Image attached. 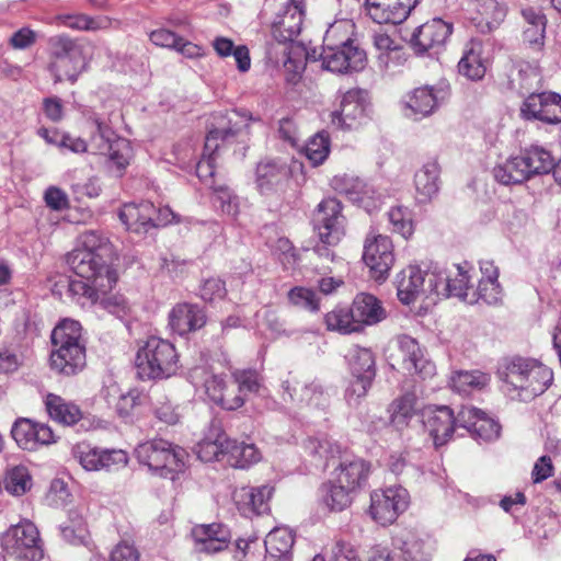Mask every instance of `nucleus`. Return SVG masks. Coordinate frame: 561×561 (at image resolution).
Segmentation results:
<instances>
[{
    "instance_id": "f257e3e1",
    "label": "nucleus",
    "mask_w": 561,
    "mask_h": 561,
    "mask_svg": "<svg viewBox=\"0 0 561 561\" xmlns=\"http://www.w3.org/2000/svg\"><path fill=\"white\" fill-rule=\"evenodd\" d=\"M260 117L247 108H233L215 116L216 126L206 135L204 153L196 164V174L202 181L213 179L216 170V160L222 153L234 147L240 137L249 135L251 122H259Z\"/></svg>"
},
{
    "instance_id": "f03ea898",
    "label": "nucleus",
    "mask_w": 561,
    "mask_h": 561,
    "mask_svg": "<svg viewBox=\"0 0 561 561\" xmlns=\"http://www.w3.org/2000/svg\"><path fill=\"white\" fill-rule=\"evenodd\" d=\"M112 252L110 241L94 231L82 236V244L66 256L70 268L79 277L95 282L102 289H113L118 275L108 262Z\"/></svg>"
},
{
    "instance_id": "7ed1b4c3",
    "label": "nucleus",
    "mask_w": 561,
    "mask_h": 561,
    "mask_svg": "<svg viewBox=\"0 0 561 561\" xmlns=\"http://www.w3.org/2000/svg\"><path fill=\"white\" fill-rule=\"evenodd\" d=\"M497 374L507 390L525 402L546 392L553 382V371L549 366L539 359L519 355L503 358Z\"/></svg>"
},
{
    "instance_id": "20e7f679",
    "label": "nucleus",
    "mask_w": 561,
    "mask_h": 561,
    "mask_svg": "<svg viewBox=\"0 0 561 561\" xmlns=\"http://www.w3.org/2000/svg\"><path fill=\"white\" fill-rule=\"evenodd\" d=\"M310 222L318 238L314 253L333 262L336 256L333 249L345 236L346 218L342 203L335 197L323 198L313 209Z\"/></svg>"
},
{
    "instance_id": "39448f33",
    "label": "nucleus",
    "mask_w": 561,
    "mask_h": 561,
    "mask_svg": "<svg viewBox=\"0 0 561 561\" xmlns=\"http://www.w3.org/2000/svg\"><path fill=\"white\" fill-rule=\"evenodd\" d=\"M47 44V69L55 82L75 83L89 64L82 39L61 33L50 36Z\"/></svg>"
},
{
    "instance_id": "423d86ee",
    "label": "nucleus",
    "mask_w": 561,
    "mask_h": 561,
    "mask_svg": "<svg viewBox=\"0 0 561 561\" xmlns=\"http://www.w3.org/2000/svg\"><path fill=\"white\" fill-rule=\"evenodd\" d=\"M136 367L142 380L167 379L181 368L180 355L168 340L150 336L137 351Z\"/></svg>"
},
{
    "instance_id": "0eeeda50",
    "label": "nucleus",
    "mask_w": 561,
    "mask_h": 561,
    "mask_svg": "<svg viewBox=\"0 0 561 561\" xmlns=\"http://www.w3.org/2000/svg\"><path fill=\"white\" fill-rule=\"evenodd\" d=\"M137 460L163 478L174 479L182 471L185 462V450L162 439H151L139 444L135 449Z\"/></svg>"
},
{
    "instance_id": "6e6552de",
    "label": "nucleus",
    "mask_w": 561,
    "mask_h": 561,
    "mask_svg": "<svg viewBox=\"0 0 561 561\" xmlns=\"http://www.w3.org/2000/svg\"><path fill=\"white\" fill-rule=\"evenodd\" d=\"M119 219L128 230L147 233L153 228L179 222V216L168 206L157 208L149 201L128 203L119 211Z\"/></svg>"
},
{
    "instance_id": "1a4fd4ad",
    "label": "nucleus",
    "mask_w": 561,
    "mask_h": 561,
    "mask_svg": "<svg viewBox=\"0 0 561 561\" xmlns=\"http://www.w3.org/2000/svg\"><path fill=\"white\" fill-rule=\"evenodd\" d=\"M2 546L21 560L41 561L44 557L38 529L28 520L11 526L3 535Z\"/></svg>"
},
{
    "instance_id": "9d476101",
    "label": "nucleus",
    "mask_w": 561,
    "mask_h": 561,
    "mask_svg": "<svg viewBox=\"0 0 561 561\" xmlns=\"http://www.w3.org/2000/svg\"><path fill=\"white\" fill-rule=\"evenodd\" d=\"M408 492L401 486L375 490L370 494L369 514L382 526L393 524L408 507Z\"/></svg>"
},
{
    "instance_id": "9b49d317",
    "label": "nucleus",
    "mask_w": 561,
    "mask_h": 561,
    "mask_svg": "<svg viewBox=\"0 0 561 561\" xmlns=\"http://www.w3.org/2000/svg\"><path fill=\"white\" fill-rule=\"evenodd\" d=\"M363 261L376 282H385L394 263L393 243L390 237L369 234L364 243Z\"/></svg>"
},
{
    "instance_id": "f8f14e48",
    "label": "nucleus",
    "mask_w": 561,
    "mask_h": 561,
    "mask_svg": "<svg viewBox=\"0 0 561 561\" xmlns=\"http://www.w3.org/2000/svg\"><path fill=\"white\" fill-rule=\"evenodd\" d=\"M523 19L522 44L536 61L545 55L547 16L540 10L527 7L520 10Z\"/></svg>"
},
{
    "instance_id": "ddd939ff",
    "label": "nucleus",
    "mask_w": 561,
    "mask_h": 561,
    "mask_svg": "<svg viewBox=\"0 0 561 561\" xmlns=\"http://www.w3.org/2000/svg\"><path fill=\"white\" fill-rule=\"evenodd\" d=\"M350 368L353 380L347 389L350 397L356 399L367 394L376 376L375 357L370 350L356 347L352 351Z\"/></svg>"
},
{
    "instance_id": "4468645a",
    "label": "nucleus",
    "mask_w": 561,
    "mask_h": 561,
    "mask_svg": "<svg viewBox=\"0 0 561 561\" xmlns=\"http://www.w3.org/2000/svg\"><path fill=\"white\" fill-rule=\"evenodd\" d=\"M525 119H538L547 124L561 123V95L556 92L529 94L520 107Z\"/></svg>"
},
{
    "instance_id": "2eb2a0df",
    "label": "nucleus",
    "mask_w": 561,
    "mask_h": 561,
    "mask_svg": "<svg viewBox=\"0 0 561 561\" xmlns=\"http://www.w3.org/2000/svg\"><path fill=\"white\" fill-rule=\"evenodd\" d=\"M458 426L466 428L474 439L492 442L500 437L501 425L484 411L462 407L458 412Z\"/></svg>"
},
{
    "instance_id": "dca6fc26",
    "label": "nucleus",
    "mask_w": 561,
    "mask_h": 561,
    "mask_svg": "<svg viewBox=\"0 0 561 561\" xmlns=\"http://www.w3.org/2000/svg\"><path fill=\"white\" fill-rule=\"evenodd\" d=\"M11 435L19 447L31 451L56 442V436L49 425L30 419L16 420Z\"/></svg>"
},
{
    "instance_id": "f3484780",
    "label": "nucleus",
    "mask_w": 561,
    "mask_h": 561,
    "mask_svg": "<svg viewBox=\"0 0 561 561\" xmlns=\"http://www.w3.org/2000/svg\"><path fill=\"white\" fill-rule=\"evenodd\" d=\"M320 57L322 68L336 73L358 71L366 64V53L359 47L323 46Z\"/></svg>"
},
{
    "instance_id": "a211bd4d",
    "label": "nucleus",
    "mask_w": 561,
    "mask_h": 561,
    "mask_svg": "<svg viewBox=\"0 0 561 561\" xmlns=\"http://www.w3.org/2000/svg\"><path fill=\"white\" fill-rule=\"evenodd\" d=\"M420 0H366L369 18L378 24H400L408 19Z\"/></svg>"
},
{
    "instance_id": "6ab92c4d",
    "label": "nucleus",
    "mask_w": 561,
    "mask_h": 561,
    "mask_svg": "<svg viewBox=\"0 0 561 561\" xmlns=\"http://www.w3.org/2000/svg\"><path fill=\"white\" fill-rule=\"evenodd\" d=\"M274 489L270 485L241 486L233 492V501L241 515L251 517L270 512Z\"/></svg>"
},
{
    "instance_id": "aec40b11",
    "label": "nucleus",
    "mask_w": 561,
    "mask_h": 561,
    "mask_svg": "<svg viewBox=\"0 0 561 561\" xmlns=\"http://www.w3.org/2000/svg\"><path fill=\"white\" fill-rule=\"evenodd\" d=\"M371 463L358 456H345L333 471V480L354 492L362 489L368 481Z\"/></svg>"
},
{
    "instance_id": "412c9836",
    "label": "nucleus",
    "mask_w": 561,
    "mask_h": 561,
    "mask_svg": "<svg viewBox=\"0 0 561 561\" xmlns=\"http://www.w3.org/2000/svg\"><path fill=\"white\" fill-rule=\"evenodd\" d=\"M168 319L171 330L181 336L201 330L207 322L204 308L191 302H179L173 306Z\"/></svg>"
},
{
    "instance_id": "4be33fe9",
    "label": "nucleus",
    "mask_w": 561,
    "mask_h": 561,
    "mask_svg": "<svg viewBox=\"0 0 561 561\" xmlns=\"http://www.w3.org/2000/svg\"><path fill=\"white\" fill-rule=\"evenodd\" d=\"M191 534L196 549L209 554L224 551L231 540L230 530L220 523L195 525Z\"/></svg>"
},
{
    "instance_id": "5701e85b",
    "label": "nucleus",
    "mask_w": 561,
    "mask_h": 561,
    "mask_svg": "<svg viewBox=\"0 0 561 561\" xmlns=\"http://www.w3.org/2000/svg\"><path fill=\"white\" fill-rule=\"evenodd\" d=\"M458 425V415L447 405L436 407L426 412L424 426L433 438L435 447L444 446L449 442Z\"/></svg>"
},
{
    "instance_id": "b1692460",
    "label": "nucleus",
    "mask_w": 561,
    "mask_h": 561,
    "mask_svg": "<svg viewBox=\"0 0 561 561\" xmlns=\"http://www.w3.org/2000/svg\"><path fill=\"white\" fill-rule=\"evenodd\" d=\"M304 16V0H290L273 23L274 38L280 43L293 42L302 30Z\"/></svg>"
},
{
    "instance_id": "393cba45",
    "label": "nucleus",
    "mask_w": 561,
    "mask_h": 561,
    "mask_svg": "<svg viewBox=\"0 0 561 561\" xmlns=\"http://www.w3.org/2000/svg\"><path fill=\"white\" fill-rule=\"evenodd\" d=\"M451 30V25L442 19H432L414 31L411 44L417 53L439 48L446 43Z\"/></svg>"
},
{
    "instance_id": "a878e982",
    "label": "nucleus",
    "mask_w": 561,
    "mask_h": 561,
    "mask_svg": "<svg viewBox=\"0 0 561 561\" xmlns=\"http://www.w3.org/2000/svg\"><path fill=\"white\" fill-rule=\"evenodd\" d=\"M365 108L359 90H348L342 98L340 108L330 115L331 124L341 129H353L360 125Z\"/></svg>"
},
{
    "instance_id": "bb28decb",
    "label": "nucleus",
    "mask_w": 561,
    "mask_h": 561,
    "mask_svg": "<svg viewBox=\"0 0 561 561\" xmlns=\"http://www.w3.org/2000/svg\"><path fill=\"white\" fill-rule=\"evenodd\" d=\"M398 346L402 355L404 369L420 375L423 379L434 374L435 365L424 357V353L415 339L407 334L399 335Z\"/></svg>"
},
{
    "instance_id": "cd10ccee",
    "label": "nucleus",
    "mask_w": 561,
    "mask_h": 561,
    "mask_svg": "<svg viewBox=\"0 0 561 561\" xmlns=\"http://www.w3.org/2000/svg\"><path fill=\"white\" fill-rule=\"evenodd\" d=\"M205 389L208 398L227 411H236L245 402L244 397L238 392L234 383L228 385L227 380L219 375H213L206 379Z\"/></svg>"
},
{
    "instance_id": "c85d7f7f",
    "label": "nucleus",
    "mask_w": 561,
    "mask_h": 561,
    "mask_svg": "<svg viewBox=\"0 0 561 561\" xmlns=\"http://www.w3.org/2000/svg\"><path fill=\"white\" fill-rule=\"evenodd\" d=\"M44 404L49 417L64 426H73L84 419L81 408L73 401L48 392L44 398Z\"/></svg>"
},
{
    "instance_id": "c756f323",
    "label": "nucleus",
    "mask_w": 561,
    "mask_h": 561,
    "mask_svg": "<svg viewBox=\"0 0 561 561\" xmlns=\"http://www.w3.org/2000/svg\"><path fill=\"white\" fill-rule=\"evenodd\" d=\"M50 341V352L69 351L75 347L77 350H85L82 339V327L76 320H61L51 331Z\"/></svg>"
},
{
    "instance_id": "7c9ffc66",
    "label": "nucleus",
    "mask_w": 561,
    "mask_h": 561,
    "mask_svg": "<svg viewBox=\"0 0 561 561\" xmlns=\"http://www.w3.org/2000/svg\"><path fill=\"white\" fill-rule=\"evenodd\" d=\"M478 286L472 290L477 300L481 299L488 305L497 304L502 299V287L499 283V268L492 261H480Z\"/></svg>"
},
{
    "instance_id": "2f4dec72",
    "label": "nucleus",
    "mask_w": 561,
    "mask_h": 561,
    "mask_svg": "<svg viewBox=\"0 0 561 561\" xmlns=\"http://www.w3.org/2000/svg\"><path fill=\"white\" fill-rule=\"evenodd\" d=\"M295 536L285 527H276L268 533L264 540L265 561H291V550Z\"/></svg>"
},
{
    "instance_id": "473e14b6",
    "label": "nucleus",
    "mask_w": 561,
    "mask_h": 561,
    "mask_svg": "<svg viewBox=\"0 0 561 561\" xmlns=\"http://www.w3.org/2000/svg\"><path fill=\"white\" fill-rule=\"evenodd\" d=\"M351 308L360 328L364 324H377L387 317L381 301L374 295L367 293L357 294Z\"/></svg>"
},
{
    "instance_id": "72a5a7b5",
    "label": "nucleus",
    "mask_w": 561,
    "mask_h": 561,
    "mask_svg": "<svg viewBox=\"0 0 561 561\" xmlns=\"http://www.w3.org/2000/svg\"><path fill=\"white\" fill-rule=\"evenodd\" d=\"M49 366L53 371L64 377L79 375L87 366V350L50 352Z\"/></svg>"
},
{
    "instance_id": "f704fd0d",
    "label": "nucleus",
    "mask_w": 561,
    "mask_h": 561,
    "mask_svg": "<svg viewBox=\"0 0 561 561\" xmlns=\"http://www.w3.org/2000/svg\"><path fill=\"white\" fill-rule=\"evenodd\" d=\"M424 274L416 266H409L401 271L397 277V295L404 305L414 302L422 294L424 287Z\"/></svg>"
},
{
    "instance_id": "c9c22d12",
    "label": "nucleus",
    "mask_w": 561,
    "mask_h": 561,
    "mask_svg": "<svg viewBox=\"0 0 561 561\" xmlns=\"http://www.w3.org/2000/svg\"><path fill=\"white\" fill-rule=\"evenodd\" d=\"M226 461L233 468L247 469L262 459V454L253 443L238 442L229 438L226 440Z\"/></svg>"
},
{
    "instance_id": "e433bc0d",
    "label": "nucleus",
    "mask_w": 561,
    "mask_h": 561,
    "mask_svg": "<svg viewBox=\"0 0 561 561\" xmlns=\"http://www.w3.org/2000/svg\"><path fill=\"white\" fill-rule=\"evenodd\" d=\"M525 169L529 179L535 175L548 174L554 168L552 153L539 145H531L520 150Z\"/></svg>"
},
{
    "instance_id": "4c0bfd02",
    "label": "nucleus",
    "mask_w": 561,
    "mask_h": 561,
    "mask_svg": "<svg viewBox=\"0 0 561 561\" xmlns=\"http://www.w3.org/2000/svg\"><path fill=\"white\" fill-rule=\"evenodd\" d=\"M417 398L412 392H407L396 398L388 407L389 422L397 430L405 428L416 414Z\"/></svg>"
},
{
    "instance_id": "58836bf2",
    "label": "nucleus",
    "mask_w": 561,
    "mask_h": 561,
    "mask_svg": "<svg viewBox=\"0 0 561 561\" xmlns=\"http://www.w3.org/2000/svg\"><path fill=\"white\" fill-rule=\"evenodd\" d=\"M289 178V170L275 160L262 161L256 168V183L262 193L271 191Z\"/></svg>"
},
{
    "instance_id": "ea45409f",
    "label": "nucleus",
    "mask_w": 561,
    "mask_h": 561,
    "mask_svg": "<svg viewBox=\"0 0 561 561\" xmlns=\"http://www.w3.org/2000/svg\"><path fill=\"white\" fill-rule=\"evenodd\" d=\"M482 45L479 42L467 44L461 59L458 62L459 73L470 80H480L485 75V65L481 57Z\"/></svg>"
},
{
    "instance_id": "a19ab883",
    "label": "nucleus",
    "mask_w": 561,
    "mask_h": 561,
    "mask_svg": "<svg viewBox=\"0 0 561 561\" xmlns=\"http://www.w3.org/2000/svg\"><path fill=\"white\" fill-rule=\"evenodd\" d=\"M439 165L435 161L425 163L414 176L420 202L430 201L438 192Z\"/></svg>"
},
{
    "instance_id": "79ce46f5",
    "label": "nucleus",
    "mask_w": 561,
    "mask_h": 561,
    "mask_svg": "<svg viewBox=\"0 0 561 561\" xmlns=\"http://www.w3.org/2000/svg\"><path fill=\"white\" fill-rule=\"evenodd\" d=\"M58 26L68 27L75 31H99L111 27V19L107 16H91L84 13L59 14L55 18Z\"/></svg>"
},
{
    "instance_id": "37998d69",
    "label": "nucleus",
    "mask_w": 561,
    "mask_h": 561,
    "mask_svg": "<svg viewBox=\"0 0 561 561\" xmlns=\"http://www.w3.org/2000/svg\"><path fill=\"white\" fill-rule=\"evenodd\" d=\"M520 154L505 160L493 168L494 179L504 185L520 184L529 180Z\"/></svg>"
},
{
    "instance_id": "c03bdc74",
    "label": "nucleus",
    "mask_w": 561,
    "mask_h": 561,
    "mask_svg": "<svg viewBox=\"0 0 561 561\" xmlns=\"http://www.w3.org/2000/svg\"><path fill=\"white\" fill-rule=\"evenodd\" d=\"M324 323L329 331H337L343 334L362 330L352 308L335 307L324 316Z\"/></svg>"
},
{
    "instance_id": "a18cd8bd",
    "label": "nucleus",
    "mask_w": 561,
    "mask_h": 561,
    "mask_svg": "<svg viewBox=\"0 0 561 561\" xmlns=\"http://www.w3.org/2000/svg\"><path fill=\"white\" fill-rule=\"evenodd\" d=\"M67 293L78 301L84 299L90 304H95L99 299L110 293L112 289H102L95 282L82 279L65 278Z\"/></svg>"
},
{
    "instance_id": "49530a36",
    "label": "nucleus",
    "mask_w": 561,
    "mask_h": 561,
    "mask_svg": "<svg viewBox=\"0 0 561 561\" xmlns=\"http://www.w3.org/2000/svg\"><path fill=\"white\" fill-rule=\"evenodd\" d=\"M354 30L355 25L351 21L342 20L333 23L327 30L323 37V46L330 47H356L354 45Z\"/></svg>"
},
{
    "instance_id": "de8ad7c7",
    "label": "nucleus",
    "mask_w": 561,
    "mask_h": 561,
    "mask_svg": "<svg viewBox=\"0 0 561 561\" xmlns=\"http://www.w3.org/2000/svg\"><path fill=\"white\" fill-rule=\"evenodd\" d=\"M405 105L414 114L426 116L437 106V98L432 88L421 87L414 89L405 96Z\"/></svg>"
},
{
    "instance_id": "09e8293b",
    "label": "nucleus",
    "mask_w": 561,
    "mask_h": 561,
    "mask_svg": "<svg viewBox=\"0 0 561 561\" xmlns=\"http://www.w3.org/2000/svg\"><path fill=\"white\" fill-rule=\"evenodd\" d=\"M331 148L330 136L321 130L310 137L304 147V154L313 167L322 164L329 157Z\"/></svg>"
},
{
    "instance_id": "8fccbe9b",
    "label": "nucleus",
    "mask_w": 561,
    "mask_h": 561,
    "mask_svg": "<svg viewBox=\"0 0 561 561\" xmlns=\"http://www.w3.org/2000/svg\"><path fill=\"white\" fill-rule=\"evenodd\" d=\"M324 489L325 495L323 500L330 511L342 512L351 506L354 491L347 490L346 486L333 479L324 485Z\"/></svg>"
},
{
    "instance_id": "3c124183",
    "label": "nucleus",
    "mask_w": 561,
    "mask_h": 561,
    "mask_svg": "<svg viewBox=\"0 0 561 561\" xmlns=\"http://www.w3.org/2000/svg\"><path fill=\"white\" fill-rule=\"evenodd\" d=\"M3 485L10 494L21 496L30 491L32 477L26 467L15 466L7 471Z\"/></svg>"
},
{
    "instance_id": "603ef678",
    "label": "nucleus",
    "mask_w": 561,
    "mask_h": 561,
    "mask_svg": "<svg viewBox=\"0 0 561 561\" xmlns=\"http://www.w3.org/2000/svg\"><path fill=\"white\" fill-rule=\"evenodd\" d=\"M489 382V375L480 370L457 371L451 378L453 387L458 392H470L472 390H481L485 386H488Z\"/></svg>"
},
{
    "instance_id": "864d4df0",
    "label": "nucleus",
    "mask_w": 561,
    "mask_h": 561,
    "mask_svg": "<svg viewBox=\"0 0 561 561\" xmlns=\"http://www.w3.org/2000/svg\"><path fill=\"white\" fill-rule=\"evenodd\" d=\"M62 537L71 545L85 543L89 531L87 522L78 511L69 512V523L61 528Z\"/></svg>"
},
{
    "instance_id": "5fc2aeb1",
    "label": "nucleus",
    "mask_w": 561,
    "mask_h": 561,
    "mask_svg": "<svg viewBox=\"0 0 561 561\" xmlns=\"http://www.w3.org/2000/svg\"><path fill=\"white\" fill-rule=\"evenodd\" d=\"M388 219L392 231L399 233L404 239H409L414 232V221L412 211L404 206L391 207L388 211Z\"/></svg>"
},
{
    "instance_id": "6e6d98bb",
    "label": "nucleus",
    "mask_w": 561,
    "mask_h": 561,
    "mask_svg": "<svg viewBox=\"0 0 561 561\" xmlns=\"http://www.w3.org/2000/svg\"><path fill=\"white\" fill-rule=\"evenodd\" d=\"M470 290H473L471 276L462 266H457L456 272L446 278L447 295L466 300Z\"/></svg>"
},
{
    "instance_id": "4d7b16f0",
    "label": "nucleus",
    "mask_w": 561,
    "mask_h": 561,
    "mask_svg": "<svg viewBox=\"0 0 561 561\" xmlns=\"http://www.w3.org/2000/svg\"><path fill=\"white\" fill-rule=\"evenodd\" d=\"M287 299L293 306L310 312L320 310V298L312 288L295 286L287 293Z\"/></svg>"
},
{
    "instance_id": "13d9d810",
    "label": "nucleus",
    "mask_w": 561,
    "mask_h": 561,
    "mask_svg": "<svg viewBox=\"0 0 561 561\" xmlns=\"http://www.w3.org/2000/svg\"><path fill=\"white\" fill-rule=\"evenodd\" d=\"M228 437L225 433H220L217 435L216 439L211 440L209 438L203 439L197 445L196 454L197 457L204 462H210L214 460L226 459V440Z\"/></svg>"
},
{
    "instance_id": "bf43d9fd",
    "label": "nucleus",
    "mask_w": 561,
    "mask_h": 561,
    "mask_svg": "<svg viewBox=\"0 0 561 561\" xmlns=\"http://www.w3.org/2000/svg\"><path fill=\"white\" fill-rule=\"evenodd\" d=\"M274 253L285 271L296 270L301 261L299 250L288 238L277 239Z\"/></svg>"
},
{
    "instance_id": "052dcab7",
    "label": "nucleus",
    "mask_w": 561,
    "mask_h": 561,
    "mask_svg": "<svg viewBox=\"0 0 561 561\" xmlns=\"http://www.w3.org/2000/svg\"><path fill=\"white\" fill-rule=\"evenodd\" d=\"M105 150H108L110 160L116 165L119 172L124 171L131 159V147L124 138H116L110 141Z\"/></svg>"
},
{
    "instance_id": "680f3d73",
    "label": "nucleus",
    "mask_w": 561,
    "mask_h": 561,
    "mask_svg": "<svg viewBox=\"0 0 561 561\" xmlns=\"http://www.w3.org/2000/svg\"><path fill=\"white\" fill-rule=\"evenodd\" d=\"M75 458L88 471H100L101 449L88 444H77L73 448Z\"/></svg>"
},
{
    "instance_id": "e2e57ef3",
    "label": "nucleus",
    "mask_w": 561,
    "mask_h": 561,
    "mask_svg": "<svg viewBox=\"0 0 561 561\" xmlns=\"http://www.w3.org/2000/svg\"><path fill=\"white\" fill-rule=\"evenodd\" d=\"M233 383L243 397L247 392H257L260 389L259 374L254 369H241L232 373Z\"/></svg>"
},
{
    "instance_id": "0e129e2a",
    "label": "nucleus",
    "mask_w": 561,
    "mask_h": 561,
    "mask_svg": "<svg viewBox=\"0 0 561 561\" xmlns=\"http://www.w3.org/2000/svg\"><path fill=\"white\" fill-rule=\"evenodd\" d=\"M100 470H118L128 463V456L122 449H101Z\"/></svg>"
},
{
    "instance_id": "69168bd1",
    "label": "nucleus",
    "mask_w": 561,
    "mask_h": 561,
    "mask_svg": "<svg viewBox=\"0 0 561 561\" xmlns=\"http://www.w3.org/2000/svg\"><path fill=\"white\" fill-rule=\"evenodd\" d=\"M332 561H360L357 549L347 540L339 538L332 549Z\"/></svg>"
},
{
    "instance_id": "338daca9",
    "label": "nucleus",
    "mask_w": 561,
    "mask_h": 561,
    "mask_svg": "<svg viewBox=\"0 0 561 561\" xmlns=\"http://www.w3.org/2000/svg\"><path fill=\"white\" fill-rule=\"evenodd\" d=\"M140 403V394L134 389L118 397L115 403V411L119 417L131 415L134 409Z\"/></svg>"
},
{
    "instance_id": "774afa93",
    "label": "nucleus",
    "mask_w": 561,
    "mask_h": 561,
    "mask_svg": "<svg viewBox=\"0 0 561 561\" xmlns=\"http://www.w3.org/2000/svg\"><path fill=\"white\" fill-rule=\"evenodd\" d=\"M227 289L225 282L220 278H208L204 282L201 287V297L205 301H214L216 299H221L226 296Z\"/></svg>"
}]
</instances>
